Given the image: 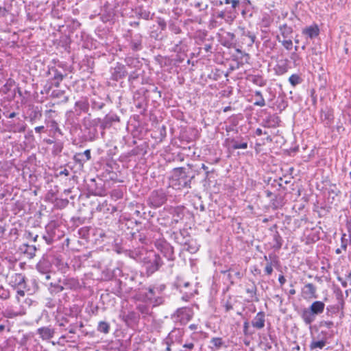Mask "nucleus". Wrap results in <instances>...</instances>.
<instances>
[{
	"mask_svg": "<svg viewBox=\"0 0 351 351\" xmlns=\"http://www.w3.org/2000/svg\"><path fill=\"white\" fill-rule=\"evenodd\" d=\"M290 59L295 66H298L300 64V56L295 51L291 53Z\"/></svg>",
	"mask_w": 351,
	"mask_h": 351,
	"instance_id": "obj_60",
	"label": "nucleus"
},
{
	"mask_svg": "<svg viewBox=\"0 0 351 351\" xmlns=\"http://www.w3.org/2000/svg\"><path fill=\"white\" fill-rule=\"evenodd\" d=\"M327 343H328V341H325L324 339H313V340L311 341V342L309 345V348L311 350H313L317 348L322 349L327 344Z\"/></svg>",
	"mask_w": 351,
	"mask_h": 351,
	"instance_id": "obj_44",
	"label": "nucleus"
},
{
	"mask_svg": "<svg viewBox=\"0 0 351 351\" xmlns=\"http://www.w3.org/2000/svg\"><path fill=\"white\" fill-rule=\"evenodd\" d=\"M43 114L40 107L32 106V107L29 108L28 110L27 119L32 125L34 124L37 121L40 120Z\"/></svg>",
	"mask_w": 351,
	"mask_h": 351,
	"instance_id": "obj_22",
	"label": "nucleus"
},
{
	"mask_svg": "<svg viewBox=\"0 0 351 351\" xmlns=\"http://www.w3.org/2000/svg\"><path fill=\"white\" fill-rule=\"evenodd\" d=\"M24 313V312L16 311L12 308H7L3 312V315L7 318L12 319L17 316L23 315Z\"/></svg>",
	"mask_w": 351,
	"mask_h": 351,
	"instance_id": "obj_49",
	"label": "nucleus"
},
{
	"mask_svg": "<svg viewBox=\"0 0 351 351\" xmlns=\"http://www.w3.org/2000/svg\"><path fill=\"white\" fill-rule=\"evenodd\" d=\"M123 196V193L121 189H114L111 192V197L115 200L121 199Z\"/></svg>",
	"mask_w": 351,
	"mask_h": 351,
	"instance_id": "obj_58",
	"label": "nucleus"
},
{
	"mask_svg": "<svg viewBox=\"0 0 351 351\" xmlns=\"http://www.w3.org/2000/svg\"><path fill=\"white\" fill-rule=\"evenodd\" d=\"M56 273L53 271H51L47 274H40V276L39 280L44 283L47 286H49V282H53L51 281L52 279V276H54Z\"/></svg>",
	"mask_w": 351,
	"mask_h": 351,
	"instance_id": "obj_47",
	"label": "nucleus"
},
{
	"mask_svg": "<svg viewBox=\"0 0 351 351\" xmlns=\"http://www.w3.org/2000/svg\"><path fill=\"white\" fill-rule=\"evenodd\" d=\"M142 261L148 276L159 270L160 267L163 265V261L160 256L154 251L147 252Z\"/></svg>",
	"mask_w": 351,
	"mask_h": 351,
	"instance_id": "obj_5",
	"label": "nucleus"
},
{
	"mask_svg": "<svg viewBox=\"0 0 351 351\" xmlns=\"http://www.w3.org/2000/svg\"><path fill=\"white\" fill-rule=\"evenodd\" d=\"M241 8V15L243 19H246L247 18H250L252 16V12L251 10V8L249 6H246L243 5V7H240Z\"/></svg>",
	"mask_w": 351,
	"mask_h": 351,
	"instance_id": "obj_54",
	"label": "nucleus"
},
{
	"mask_svg": "<svg viewBox=\"0 0 351 351\" xmlns=\"http://www.w3.org/2000/svg\"><path fill=\"white\" fill-rule=\"evenodd\" d=\"M45 123L47 124V126L50 128V132L53 133V136H56V134H59L60 136L63 135L62 130L60 129L58 123L55 120L46 119Z\"/></svg>",
	"mask_w": 351,
	"mask_h": 351,
	"instance_id": "obj_37",
	"label": "nucleus"
},
{
	"mask_svg": "<svg viewBox=\"0 0 351 351\" xmlns=\"http://www.w3.org/2000/svg\"><path fill=\"white\" fill-rule=\"evenodd\" d=\"M90 102L92 109L95 110H100L106 106L105 99L96 95L90 99Z\"/></svg>",
	"mask_w": 351,
	"mask_h": 351,
	"instance_id": "obj_33",
	"label": "nucleus"
},
{
	"mask_svg": "<svg viewBox=\"0 0 351 351\" xmlns=\"http://www.w3.org/2000/svg\"><path fill=\"white\" fill-rule=\"evenodd\" d=\"M240 34V42L242 45L248 47H252L256 40V35L254 32L246 29L245 27H239Z\"/></svg>",
	"mask_w": 351,
	"mask_h": 351,
	"instance_id": "obj_14",
	"label": "nucleus"
},
{
	"mask_svg": "<svg viewBox=\"0 0 351 351\" xmlns=\"http://www.w3.org/2000/svg\"><path fill=\"white\" fill-rule=\"evenodd\" d=\"M47 80L43 90H41L42 94L48 95L53 87H59L61 82L67 76V73L64 71L62 64L58 63L53 66H49L46 72Z\"/></svg>",
	"mask_w": 351,
	"mask_h": 351,
	"instance_id": "obj_1",
	"label": "nucleus"
},
{
	"mask_svg": "<svg viewBox=\"0 0 351 351\" xmlns=\"http://www.w3.org/2000/svg\"><path fill=\"white\" fill-rule=\"evenodd\" d=\"M180 351H200L201 346L195 335H193L182 341Z\"/></svg>",
	"mask_w": 351,
	"mask_h": 351,
	"instance_id": "obj_16",
	"label": "nucleus"
},
{
	"mask_svg": "<svg viewBox=\"0 0 351 351\" xmlns=\"http://www.w3.org/2000/svg\"><path fill=\"white\" fill-rule=\"evenodd\" d=\"M280 34L284 38H289L293 33V28L287 24H283L279 27Z\"/></svg>",
	"mask_w": 351,
	"mask_h": 351,
	"instance_id": "obj_46",
	"label": "nucleus"
},
{
	"mask_svg": "<svg viewBox=\"0 0 351 351\" xmlns=\"http://www.w3.org/2000/svg\"><path fill=\"white\" fill-rule=\"evenodd\" d=\"M131 239L135 241H138L142 245H149L151 243L156 244V241L159 239L161 234L159 231L154 228L145 227L140 230L136 232H131Z\"/></svg>",
	"mask_w": 351,
	"mask_h": 351,
	"instance_id": "obj_4",
	"label": "nucleus"
},
{
	"mask_svg": "<svg viewBox=\"0 0 351 351\" xmlns=\"http://www.w3.org/2000/svg\"><path fill=\"white\" fill-rule=\"evenodd\" d=\"M252 97L256 99L254 102V106L263 107L266 105L265 100L260 90H255Z\"/></svg>",
	"mask_w": 351,
	"mask_h": 351,
	"instance_id": "obj_43",
	"label": "nucleus"
},
{
	"mask_svg": "<svg viewBox=\"0 0 351 351\" xmlns=\"http://www.w3.org/2000/svg\"><path fill=\"white\" fill-rule=\"evenodd\" d=\"M80 237L85 239L89 234V228L88 227H83L78 230Z\"/></svg>",
	"mask_w": 351,
	"mask_h": 351,
	"instance_id": "obj_64",
	"label": "nucleus"
},
{
	"mask_svg": "<svg viewBox=\"0 0 351 351\" xmlns=\"http://www.w3.org/2000/svg\"><path fill=\"white\" fill-rule=\"evenodd\" d=\"M226 36H227L228 40H226L225 43H223V45L230 47V45L235 41L236 36L234 33H232V32H228L226 34Z\"/></svg>",
	"mask_w": 351,
	"mask_h": 351,
	"instance_id": "obj_55",
	"label": "nucleus"
},
{
	"mask_svg": "<svg viewBox=\"0 0 351 351\" xmlns=\"http://www.w3.org/2000/svg\"><path fill=\"white\" fill-rule=\"evenodd\" d=\"M63 285L66 289H77L80 287L79 281L74 278H66L63 280Z\"/></svg>",
	"mask_w": 351,
	"mask_h": 351,
	"instance_id": "obj_39",
	"label": "nucleus"
},
{
	"mask_svg": "<svg viewBox=\"0 0 351 351\" xmlns=\"http://www.w3.org/2000/svg\"><path fill=\"white\" fill-rule=\"evenodd\" d=\"M69 202L67 199H56V206L60 208H65Z\"/></svg>",
	"mask_w": 351,
	"mask_h": 351,
	"instance_id": "obj_59",
	"label": "nucleus"
},
{
	"mask_svg": "<svg viewBox=\"0 0 351 351\" xmlns=\"http://www.w3.org/2000/svg\"><path fill=\"white\" fill-rule=\"evenodd\" d=\"M36 332L43 340H49L53 337L55 329L51 326H44L38 328Z\"/></svg>",
	"mask_w": 351,
	"mask_h": 351,
	"instance_id": "obj_25",
	"label": "nucleus"
},
{
	"mask_svg": "<svg viewBox=\"0 0 351 351\" xmlns=\"http://www.w3.org/2000/svg\"><path fill=\"white\" fill-rule=\"evenodd\" d=\"M26 278L22 274H14L11 277L10 283L12 286L19 287L21 289H25L26 287Z\"/></svg>",
	"mask_w": 351,
	"mask_h": 351,
	"instance_id": "obj_26",
	"label": "nucleus"
},
{
	"mask_svg": "<svg viewBox=\"0 0 351 351\" xmlns=\"http://www.w3.org/2000/svg\"><path fill=\"white\" fill-rule=\"evenodd\" d=\"M303 82L302 78L298 74H292L289 78V82L293 87L300 84Z\"/></svg>",
	"mask_w": 351,
	"mask_h": 351,
	"instance_id": "obj_50",
	"label": "nucleus"
},
{
	"mask_svg": "<svg viewBox=\"0 0 351 351\" xmlns=\"http://www.w3.org/2000/svg\"><path fill=\"white\" fill-rule=\"evenodd\" d=\"M136 14L141 19L149 20L152 19L150 11L143 5H138L135 10Z\"/></svg>",
	"mask_w": 351,
	"mask_h": 351,
	"instance_id": "obj_35",
	"label": "nucleus"
},
{
	"mask_svg": "<svg viewBox=\"0 0 351 351\" xmlns=\"http://www.w3.org/2000/svg\"><path fill=\"white\" fill-rule=\"evenodd\" d=\"M252 82L259 86H264L266 84V81L261 76H254Z\"/></svg>",
	"mask_w": 351,
	"mask_h": 351,
	"instance_id": "obj_61",
	"label": "nucleus"
},
{
	"mask_svg": "<svg viewBox=\"0 0 351 351\" xmlns=\"http://www.w3.org/2000/svg\"><path fill=\"white\" fill-rule=\"evenodd\" d=\"M326 315L328 317H334L337 316L340 312V306L339 304H332L328 305L326 308Z\"/></svg>",
	"mask_w": 351,
	"mask_h": 351,
	"instance_id": "obj_40",
	"label": "nucleus"
},
{
	"mask_svg": "<svg viewBox=\"0 0 351 351\" xmlns=\"http://www.w3.org/2000/svg\"><path fill=\"white\" fill-rule=\"evenodd\" d=\"M102 120L100 118H97L94 119H86L84 120V125L86 128H93L97 129L98 126L100 127L101 123Z\"/></svg>",
	"mask_w": 351,
	"mask_h": 351,
	"instance_id": "obj_42",
	"label": "nucleus"
},
{
	"mask_svg": "<svg viewBox=\"0 0 351 351\" xmlns=\"http://www.w3.org/2000/svg\"><path fill=\"white\" fill-rule=\"evenodd\" d=\"M167 232L169 234L170 238L177 243L180 245L189 244L191 237L186 229H180L178 231L170 230V231Z\"/></svg>",
	"mask_w": 351,
	"mask_h": 351,
	"instance_id": "obj_12",
	"label": "nucleus"
},
{
	"mask_svg": "<svg viewBox=\"0 0 351 351\" xmlns=\"http://www.w3.org/2000/svg\"><path fill=\"white\" fill-rule=\"evenodd\" d=\"M165 288L166 286L165 285H152L146 289L147 292L141 294L144 295L143 298L146 301H149L150 303H152V306H158L164 302V299L160 294Z\"/></svg>",
	"mask_w": 351,
	"mask_h": 351,
	"instance_id": "obj_6",
	"label": "nucleus"
},
{
	"mask_svg": "<svg viewBox=\"0 0 351 351\" xmlns=\"http://www.w3.org/2000/svg\"><path fill=\"white\" fill-rule=\"evenodd\" d=\"M10 298V291L3 285H0V299L7 300Z\"/></svg>",
	"mask_w": 351,
	"mask_h": 351,
	"instance_id": "obj_56",
	"label": "nucleus"
},
{
	"mask_svg": "<svg viewBox=\"0 0 351 351\" xmlns=\"http://www.w3.org/2000/svg\"><path fill=\"white\" fill-rule=\"evenodd\" d=\"M280 119L276 114H269L263 120L262 125L265 128H276L278 126Z\"/></svg>",
	"mask_w": 351,
	"mask_h": 351,
	"instance_id": "obj_28",
	"label": "nucleus"
},
{
	"mask_svg": "<svg viewBox=\"0 0 351 351\" xmlns=\"http://www.w3.org/2000/svg\"><path fill=\"white\" fill-rule=\"evenodd\" d=\"M226 4H231V8H225L226 12H231L234 14V19L238 15L237 8L240 9V1L239 0H225Z\"/></svg>",
	"mask_w": 351,
	"mask_h": 351,
	"instance_id": "obj_38",
	"label": "nucleus"
},
{
	"mask_svg": "<svg viewBox=\"0 0 351 351\" xmlns=\"http://www.w3.org/2000/svg\"><path fill=\"white\" fill-rule=\"evenodd\" d=\"M140 319V315L138 313L133 311L128 312L124 314L122 317V320L128 325L132 326L138 323Z\"/></svg>",
	"mask_w": 351,
	"mask_h": 351,
	"instance_id": "obj_23",
	"label": "nucleus"
},
{
	"mask_svg": "<svg viewBox=\"0 0 351 351\" xmlns=\"http://www.w3.org/2000/svg\"><path fill=\"white\" fill-rule=\"evenodd\" d=\"M75 108L77 115H80L82 112L87 113L89 110V103L86 99H81L75 102Z\"/></svg>",
	"mask_w": 351,
	"mask_h": 351,
	"instance_id": "obj_34",
	"label": "nucleus"
},
{
	"mask_svg": "<svg viewBox=\"0 0 351 351\" xmlns=\"http://www.w3.org/2000/svg\"><path fill=\"white\" fill-rule=\"evenodd\" d=\"M156 249L166 258L168 261H173L175 259V254L173 247L164 238L160 237L156 241L154 245Z\"/></svg>",
	"mask_w": 351,
	"mask_h": 351,
	"instance_id": "obj_8",
	"label": "nucleus"
},
{
	"mask_svg": "<svg viewBox=\"0 0 351 351\" xmlns=\"http://www.w3.org/2000/svg\"><path fill=\"white\" fill-rule=\"evenodd\" d=\"M224 146L228 149H247V141L246 137L237 136L235 137H228L224 141Z\"/></svg>",
	"mask_w": 351,
	"mask_h": 351,
	"instance_id": "obj_10",
	"label": "nucleus"
},
{
	"mask_svg": "<svg viewBox=\"0 0 351 351\" xmlns=\"http://www.w3.org/2000/svg\"><path fill=\"white\" fill-rule=\"evenodd\" d=\"M302 34L306 35L310 38L317 37L319 34V29L317 25H311L302 30Z\"/></svg>",
	"mask_w": 351,
	"mask_h": 351,
	"instance_id": "obj_36",
	"label": "nucleus"
},
{
	"mask_svg": "<svg viewBox=\"0 0 351 351\" xmlns=\"http://www.w3.org/2000/svg\"><path fill=\"white\" fill-rule=\"evenodd\" d=\"M277 40L278 42L281 43L282 45L287 49V50H291L293 48V42L291 39H287L285 38L282 40H280L279 36H277Z\"/></svg>",
	"mask_w": 351,
	"mask_h": 351,
	"instance_id": "obj_53",
	"label": "nucleus"
},
{
	"mask_svg": "<svg viewBox=\"0 0 351 351\" xmlns=\"http://www.w3.org/2000/svg\"><path fill=\"white\" fill-rule=\"evenodd\" d=\"M143 296L144 295L141 293L137 296L136 309L141 313L143 318H145L147 316L152 315V308L154 306H152V303H150L149 301H146Z\"/></svg>",
	"mask_w": 351,
	"mask_h": 351,
	"instance_id": "obj_11",
	"label": "nucleus"
},
{
	"mask_svg": "<svg viewBox=\"0 0 351 351\" xmlns=\"http://www.w3.org/2000/svg\"><path fill=\"white\" fill-rule=\"evenodd\" d=\"M125 40L127 45L125 47L133 53L140 51L143 49V37L140 33L133 34L128 31V34L125 36Z\"/></svg>",
	"mask_w": 351,
	"mask_h": 351,
	"instance_id": "obj_7",
	"label": "nucleus"
},
{
	"mask_svg": "<svg viewBox=\"0 0 351 351\" xmlns=\"http://www.w3.org/2000/svg\"><path fill=\"white\" fill-rule=\"evenodd\" d=\"M245 291L247 293L250 294L251 301L254 300L256 302H258L259 300L256 295L257 288L254 283H252V285L247 287Z\"/></svg>",
	"mask_w": 351,
	"mask_h": 351,
	"instance_id": "obj_48",
	"label": "nucleus"
},
{
	"mask_svg": "<svg viewBox=\"0 0 351 351\" xmlns=\"http://www.w3.org/2000/svg\"><path fill=\"white\" fill-rule=\"evenodd\" d=\"M63 149V143L61 142H57L54 144L53 147V154H60Z\"/></svg>",
	"mask_w": 351,
	"mask_h": 351,
	"instance_id": "obj_62",
	"label": "nucleus"
},
{
	"mask_svg": "<svg viewBox=\"0 0 351 351\" xmlns=\"http://www.w3.org/2000/svg\"><path fill=\"white\" fill-rule=\"evenodd\" d=\"M167 200V195L162 189L154 190L150 193L147 204L152 208H159L162 206Z\"/></svg>",
	"mask_w": 351,
	"mask_h": 351,
	"instance_id": "obj_9",
	"label": "nucleus"
},
{
	"mask_svg": "<svg viewBox=\"0 0 351 351\" xmlns=\"http://www.w3.org/2000/svg\"><path fill=\"white\" fill-rule=\"evenodd\" d=\"M303 294L306 299H315L317 298V288L312 283H307L304 285L303 290Z\"/></svg>",
	"mask_w": 351,
	"mask_h": 351,
	"instance_id": "obj_27",
	"label": "nucleus"
},
{
	"mask_svg": "<svg viewBox=\"0 0 351 351\" xmlns=\"http://www.w3.org/2000/svg\"><path fill=\"white\" fill-rule=\"evenodd\" d=\"M185 245H187V247L185 249L190 253H195L198 249L196 243L191 239H189V244H186Z\"/></svg>",
	"mask_w": 351,
	"mask_h": 351,
	"instance_id": "obj_57",
	"label": "nucleus"
},
{
	"mask_svg": "<svg viewBox=\"0 0 351 351\" xmlns=\"http://www.w3.org/2000/svg\"><path fill=\"white\" fill-rule=\"evenodd\" d=\"M97 330L101 333L107 335L110 330V324L106 321H100L98 323Z\"/></svg>",
	"mask_w": 351,
	"mask_h": 351,
	"instance_id": "obj_45",
	"label": "nucleus"
},
{
	"mask_svg": "<svg viewBox=\"0 0 351 351\" xmlns=\"http://www.w3.org/2000/svg\"><path fill=\"white\" fill-rule=\"evenodd\" d=\"M173 317L176 322L185 324L192 318V311L187 307L180 308L173 314Z\"/></svg>",
	"mask_w": 351,
	"mask_h": 351,
	"instance_id": "obj_15",
	"label": "nucleus"
},
{
	"mask_svg": "<svg viewBox=\"0 0 351 351\" xmlns=\"http://www.w3.org/2000/svg\"><path fill=\"white\" fill-rule=\"evenodd\" d=\"M36 270L39 274H47L53 271V265L47 256H43L36 265Z\"/></svg>",
	"mask_w": 351,
	"mask_h": 351,
	"instance_id": "obj_20",
	"label": "nucleus"
},
{
	"mask_svg": "<svg viewBox=\"0 0 351 351\" xmlns=\"http://www.w3.org/2000/svg\"><path fill=\"white\" fill-rule=\"evenodd\" d=\"M20 250L29 258H33L36 256L37 247L34 245L23 243L20 247Z\"/></svg>",
	"mask_w": 351,
	"mask_h": 351,
	"instance_id": "obj_31",
	"label": "nucleus"
},
{
	"mask_svg": "<svg viewBox=\"0 0 351 351\" xmlns=\"http://www.w3.org/2000/svg\"><path fill=\"white\" fill-rule=\"evenodd\" d=\"M252 326L257 329L261 330L265 327V314L263 311L258 312L252 320Z\"/></svg>",
	"mask_w": 351,
	"mask_h": 351,
	"instance_id": "obj_24",
	"label": "nucleus"
},
{
	"mask_svg": "<svg viewBox=\"0 0 351 351\" xmlns=\"http://www.w3.org/2000/svg\"><path fill=\"white\" fill-rule=\"evenodd\" d=\"M90 150L86 149L84 152L77 153L74 155L73 160L76 163L84 164L90 159Z\"/></svg>",
	"mask_w": 351,
	"mask_h": 351,
	"instance_id": "obj_32",
	"label": "nucleus"
},
{
	"mask_svg": "<svg viewBox=\"0 0 351 351\" xmlns=\"http://www.w3.org/2000/svg\"><path fill=\"white\" fill-rule=\"evenodd\" d=\"M110 79L113 81H119L123 79L128 75L125 66L120 62H116L110 69Z\"/></svg>",
	"mask_w": 351,
	"mask_h": 351,
	"instance_id": "obj_13",
	"label": "nucleus"
},
{
	"mask_svg": "<svg viewBox=\"0 0 351 351\" xmlns=\"http://www.w3.org/2000/svg\"><path fill=\"white\" fill-rule=\"evenodd\" d=\"M187 50V46L183 43L182 40H179L174 44L173 51L176 53H183Z\"/></svg>",
	"mask_w": 351,
	"mask_h": 351,
	"instance_id": "obj_51",
	"label": "nucleus"
},
{
	"mask_svg": "<svg viewBox=\"0 0 351 351\" xmlns=\"http://www.w3.org/2000/svg\"><path fill=\"white\" fill-rule=\"evenodd\" d=\"M228 347L227 341L220 337H213L208 341V348L210 351H219Z\"/></svg>",
	"mask_w": 351,
	"mask_h": 351,
	"instance_id": "obj_17",
	"label": "nucleus"
},
{
	"mask_svg": "<svg viewBox=\"0 0 351 351\" xmlns=\"http://www.w3.org/2000/svg\"><path fill=\"white\" fill-rule=\"evenodd\" d=\"M49 286L52 288L51 290V292L59 293L65 289V287L63 285V282L62 284L56 283V282H49Z\"/></svg>",
	"mask_w": 351,
	"mask_h": 351,
	"instance_id": "obj_52",
	"label": "nucleus"
},
{
	"mask_svg": "<svg viewBox=\"0 0 351 351\" xmlns=\"http://www.w3.org/2000/svg\"><path fill=\"white\" fill-rule=\"evenodd\" d=\"M89 130L88 131V138L90 141H94L95 140L98 136V132L97 129H93V128H88Z\"/></svg>",
	"mask_w": 351,
	"mask_h": 351,
	"instance_id": "obj_63",
	"label": "nucleus"
},
{
	"mask_svg": "<svg viewBox=\"0 0 351 351\" xmlns=\"http://www.w3.org/2000/svg\"><path fill=\"white\" fill-rule=\"evenodd\" d=\"M194 178L195 174H191L185 167L174 168L171 171V183L177 190L191 188V182Z\"/></svg>",
	"mask_w": 351,
	"mask_h": 351,
	"instance_id": "obj_2",
	"label": "nucleus"
},
{
	"mask_svg": "<svg viewBox=\"0 0 351 351\" xmlns=\"http://www.w3.org/2000/svg\"><path fill=\"white\" fill-rule=\"evenodd\" d=\"M45 230L54 241L60 239L61 237H63L62 232L56 226L55 223L47 224L45 227Z\"/></svg>",
	"mask_w": 351,
	"mask_h": 351,
	"instance_id": "obj_21",
	"label": "nucleus"
},
{
	"mask_svg": "<svg viewBox=\"0 0 351 351\" xmlns=\"http://www.w3.org/2000/svg\"><path fill=\"white\" fill-rule=\"evenodd\" d=\"M211 10L213 12L212 15L213 17L217 19H223L226 23L228 24H231L234 21V14L231 12H226V10H217L216 8H211Z\"/></svg>",
	"mask_w": 351,
	"mask_h": 351,
	"instance_id": "obj_19",
	"label": "nucleus"
},
{
	"mask_svg": "<svg viewBox=\"0 0 351 351\" xmlns=\"http://www.w3.org/2000/svg\"><path fill=\"white\" fill-rule=\"evenodd\" d=\"M102 120V122L100 125V129L102 130L101 134L104 133V130L107 128H110L114 123H118L120 121L119 117L114 113L110 112L107 114Z\"/></svg>",
	"mask_w": 351,
	"mask_h": 351,
	"instance_id": "obj_18",
	"label": "nucleus"
},
{
	"mask_svg": "<svg viewBox=\"0 0 351 351\" xmlns=\"http://www.w3.org/2000/svg\"><path fill=\"white\" fill-rule=\"evenodd\" d=\"M273 241L274 244L271 247L276 251L279 250L282 247L283 239L278 231L273 234Z\"/></svg>",
	"mask_w": 351,
	"mask_h": 351,
	"instance_id": "obj_41",
	"label": "nucleus"
},
{
	"mask_svg": "<svg viewBox=\"0 0 351 351\" xmlns=\"http://www.w3.org/2000/svg\"><path fill=\"white\" fill-rule=\"evenodd\" d=\"M325 304L322 301H314L308 307L301 308L298 312L303 322L311 326L315 321L316 317L324 313Z\"/></svg>",
	"mask_w": 351,
	"mask_h": 351,
	"instance_id": "obj_3",
	"label": "nucleus"
},
{
	"mask_svg": "<svg viewBox=\"0 0 351 351\" xmlns=\"http://www.w3.org/2000/svg\"><path fill=\"white\" fill-rule=\"evenodd\" d=\"M184 208L182 207H176L173 208V219L171 221L170 226L173 229L175 225L178 223L184 217Z\"/></svg>",
	"mask_w": 351,
	"mask_h": 351,
	"instance_id": "obj_29",
	"label": "nucleus"
},
{
	"mask_svg": "<svg viewBox=\"0 0 351 351\" xmlns=\"http://www.w3.org/2000/svg\"><path fill=\"white\" fill-rule=\"evenodd\" d=\"M184 334V331L180 328H174L173 329L168 335L167 340L171 342H178L179 343H182V336Z\"/></svg>",
	"mask_w": 351,
	"mask_h": 351,
	"instance_id": "obj_30",
	"label": "nucleus"
}]
</instances>
